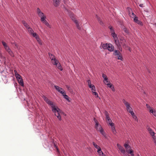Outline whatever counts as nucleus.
I'll return each mask as SVG.
<instances>
[{
  "label": "nucleus",
  "instance_id": "09e8293b",
  "mask_svg": "<svg viewBox=\"0 0 156 156\" xmlns=\"http://www.w3.org/2000/svg\"><path fill=\"white\" fill-rule=\"evenodd\" d=\"M123 30L126 33L128 34L129 33L128 30L125 27L123 29Z\"/></svg>",
  "mask_w": 156,
  "mask_h": 156
},
{
  "label": "nucleus",
  "instance_id": "79ce46f5",
  "mask_svg": "<svg viewBox=\"0 0 156 156\" xmlns=\"http://www.w3.org/2000/svg\"><path fill=\"white\" fill-rule=\"evenodd\" d=\"M102 77L104 79V80H108L106 75L104 74H102Z\"/></svg>",
  "mask_w": 156,
  "mask_h": 156
},
{
  "label": "nucleus",
  "instance_id": "69168bd1",
  "mask_svg": "<svg viewBox=\"0 0 156 156\" xmlns=\"http://www.w3.org/2000/svg\"><path fill=\"white\" fill-rule=\"evenodd\" d=\"M14 73H15V76H16V74H18L17 73L16 71V70H14Z\"/></svg>",
  "mask_w": 156,
  "mask_h": 156
},
{
  "label": "nucleus",
  "instance_id": "2f4dec72",
  "mask_svg": "<svg viewBox=\"0 0 156 156\" xmlns=\"http://www.w3.org/2000/svg\"><path fill=\"white\" fill-rule=\"evenodd\" d=\"M108 28L110 30V32L111 33L115 32L112 26H109Z\"/></svg>",
  "mask_w": 156,
  "mask_h": 156
},
{
  "label": "nucleus",
  "instance_id": "774afa93",
  "mask_svg": "<svg viewBox=\"0 0 156 156\" xmlns=\"http://www.w3.org/2000/svg\"><path fill=\"white\" fill-rule=\"evenodd\" d=\"M139 6L140 7H143V4H140L139 5Z\"/></svg>",
  "mask_w": 156,
  "mask_h": 156
},
{
  "label": "nucleus",
  "instance_id": "f8f14e48",
  "mask_svg": "<svg viewBox=\"0 0 156 156\" xmlns=\"http://www.w3.org/2000/svg\"><path fill=\"white\" fill-rule=\"evenodd\" d=\"M96 17L100 24L101 25H103L104 24V23L102 21V20L101 19L100 17L98 16V15H96Z\"/></svg>",
  "mask_w": 156,
  "mask_h": 156
},
{
  "label": "nucleus",
  "instance_id": "c03bdc74",
  "mask_svg": "<svg viewBox=\"0 0 156 156\" xmlns=\"http://www.w3.org/2000/svg\"><path fill=\"white\" fill-rule=\"evenodd\" d=\"M126 110L128 112H130L133 110L132 108L130 106L129 107V108H127L126 109Z\"/></svg>",
  "mask_w": 156,
  "mask_h": 156
},
{
  "label": "nucleus",
  "instance_id": "8fccbe9b",
  "mask_svg": "<svg viewBox=\"0 0 156 156\" xmlns=\"http://www.w3.org/2000/svg\"><path fill=\"white\" fill-rule=\"evenodd\" d=\"M41 12L40 9L39 8H37V13L38 14Z\"/></svg>",
  "mask_w": 156,
  "mask_h": 156
},
{
  "label": "nucleus",
  "instance_id": "a211bd4d",
  "mask_svg": "<svg viewBox=\"0 0 156 156\" xmlns=\"http://www.w3.org/2000/svg\"><path fill=\"white\" fill-rule=\"evenodd\" d=\"M22 23L24 26L27 29L29 27V25L24 20H23L22 21Z\"/></svg>",
  "mask_w": 156,
  "mask_h": 156
},
{
  "label": "nucleus",
  "instance_id": "473e14b6",
  "mask_svg": "<svg viewBox=\"0 0 156 156\" xmlns=\"http://www.w3.org/2000/svg\"><path fill=\"white\" fill-rule=\"evenodd\" d=\"M150 113H152L153 115L156 117V111L155 110H150Z\"/></svg>",
  "mask_w": 156,
  "mask_h": 156
},
{
  "label": "nucleus",
  "instance_id": "49530a36",
  "mask_svg": "<svg viewBox=\"0 0 156 156\" xmlns=\"http://www.w3.org/2000/svg\"><path fill=\"white\" fill-rule=\"evenodd\" d=\"M93 94L95 96L96 98L98 97V94L95 91L93 92Z\"/></svg>",
  "mask_w": 156,
  "mask_h": 156
},
{
  "label": "nucleus",
  "instance_id": "6e6d98bb",
  "mask_svg": "<svg viewBox=\"0 0 156 156\" xmlns=\"http://www.w3.org/2000/svg\"><path fill=\"white\" fill-rule=\"evenodd\" d=\"M89 87L91 89L92 88H95V86L94 85L91 84L88 85Z\"/></svg>",
  "mask_w": 156,
  "mask_h": 156
},
{
  "label": "nucleus",
  "instance_id": "a18cd8bd",
  "mask_svg": "<svg viewBox=\"0 0 156 156\" xmlns=\"http://www.w3.org/2000/svg\"><path fill=\"white\" fill-rule=\"evenodd\" d=\"M64 98L67 100L68 101H70L69 100V97L68 96V95H64Z\"/></svg>",
  "mask_w": 156,
  "mask_h": 156
},
{
  "label": "nucleus",
  "instance_id": "7c9ffc66",
  "mask_svg": "<svg viewBox=\"0 0 156 156\" xmlns=\"http://www.w3.org/2000/svg\"><path fill=\"white\" fill-rule=\"evenodd\" d=\"M100 133L105 137H106V135L105 132L104 131L103 129H102L99 131Z\"/></svg>",
  "mask_w": 156,
  "mask_h": 156
},
{
  "label": "nucleus",
  "instance_id": "bf43d9fd",
  "mask_svg": "<svg viewBox=\"0 0 156 156\" xmlns=\"http://www.w3.org/2000/svg\"><path fill=\"white\" fill-rule=\"evenodd\" d=\"M154 142L155 144V145L156 146V137H155V136L154 137Z\"/></svg>",
  "mask_w": 156,
  "mask_h": 156
},
{
  "label": "nucleus",
  "instance_id": "6ab92c4d",
  "mask_svg": "<svg viewBox=\"0 0 156 156\" xmlns=\"http://www.w3.org/2000/svg\"><path fill=\"white\" fill-rule=\"evenodd\" d=\"M108 44V43L103 44L102 43H101V44L102 47L104 49H107Z\"/></svg>",
  "mask_w": 156,
  "mask_h": 156
},
{
  "label": "nucleus",
  "instance_id": "72a5a7b5",
  "mask_svg": "<svg viewBox=\"0 0 156 156\" xmlns=\"http://www.w3.org/2000/svg\"><path fill=\"white\" fill-rule=\"evenodd\" d=\"M36 39L37 41L38 42V43L40 45H41L42 44V42L41 41L40 39V38L39 37H38V38H36Z\"/></svg>",
  "mask_w": 156,
  "mask_h": 156
},
{
  "label": "nucleus",
  "instance_id": "58836bf2",
  "mask_svg": "<svg viewBox=\"0 0 156 156\" xmlns=\"http://www.w3.org/2000/svg\"><path fill=\"white\" fill-rule=\"evenodd\" d=\"M61 90H62V91H61L60 93L62 94L63 96H64V95H66V93L63 89H61Z\"/></svg>",
  "mask_w": 156,
  "mask_h": 156
},
{
  "label": "nucleus",
  "instance_id": "2eb2a0df",
  "mask_svg": "<svg viewBox=\"0 0 156 156\" xmlns=\"http://www.w3.org/2000/svg\"><path fill=\"white\" fill-rule=\"evenodd\" d=\"M122 101L126 107V109L130 106V104L124 99L122 100Z\"/></svg>",
  "mask_w": 156,
  "mask_h": 156
},
{
  "label": "nucleus",
  "instance_id": "a19ab883",
  "mask_svg": "<svg viewBox=\"0 0 156 156\" xmlns=\"http://www.w3.org/2000/svg\"><path fill=\"white\" fill-rule=\"evenodd\" d=\"M115 52V55L116 56L117 55H119V54L120 53V52L118 51V50H115L114 51Z\"/></svg>",
  "mask_w": 156,
  "mask_h": 156
},
{
  "label": "nucleus",
  "instance_id": "20e7f679",
  "mask_svg": "<svg viewBox=\"0 0 156 156\" xmlns=\"http://www.w3.org/2000/svg\"><path fill=\"white\" fill-rule=\"evenodd\" d=\"M46 16H44V17H41V21L43 23L45 24L47 27L50 28L51 27V26L48 23L47 21L46 20Z\"/></svg>",
  "mask_w": 156,
  "mask_h": 156
},
{
  "label": "nucleus",
  "instance_id": "37998d69",
  "mask_svg": "<svg viewBox=\"0 0 156 156\" xmlns=\"http://www.w3.org/2000/svg\"><path fill=\"white\" fill-rule=\"evenodd\" d=\"M147 108L149 110V112H150V110H153L151 109V108L150 107V106L148 104H147L146 105Z\"/></svg>",
  "mask_w": 156,
  "mask_h": 156
},
{
  "label": "nucleus",
  "instance_id": "6e6552de",
  "mask_svg": "<svg viewBox=\"0 0 156 156\" xmlns=\"http://www.w3.org/2000/svg\"><path fill=\"white\" fill-rule=\"evenodd\" d=\"M120 43L123 46L124 48H126L127 47V46L126 45V41L125 39H121L120 40Z\"/></svg>",
  "mask_w": 156,
  "mask_h": 156
},
{
  "label": "nucleus",
  "instance_id": "aec40b11",
  "mask_svg": "<svg viewBox=\"0 0 156 156\" xmlns=\"http://www.w3.org/2000/svg\"><path fill=\"white\" fill-rule=\"evenodd\" d=\"M112 127V133L115 135H116V131L115 128L114 126V124L113 126H110Z\"/></svg>",
  "mask_w": 156,
  "mask_h": 156
},
{
  "label": "nucleus",
  "instance_id": "e2e57ef3",
  "mask_svg": "<svg viewBox=\"0 0 156 156\" xmlns=\"http://www.w3.org/2000/svg\"><path fill=\"white\" fill-rule=\"evenodd\" d=\"M118 49H119V50L121 51H122V48L121 47V46H120V47H118Z\"/></svg>",
  "mask_w": 156,
  "mask_h": 156
},
{
  "label": "nucleus",
  "instance_id": "3c124183",
  "mask_svg": "<svg viewBox=\"0 0 156 156\" xmlns=\"http://www.w3.org/2000/svg\"><path fill=\"white\" fill-rule=\"evenodd\" d=\"M59 63L58 61L57 60H55V62H53V64L54 65H56L58 64V63Z\"/></svg>",
  "mask_w": 156,
  "mask_h": 156
},
{
  "label": "nucleus",
  "instance_id": "4be33fe9",
  "mask_svg": "<svg viewBox=\"0 0 156 156\" xmlns=\"http://www.w3.org/2000/svg\"><path fill=\"white\" fill-rule=\"evenodd\" d=\"M56 66L61 71H62L63 70V68L59 62L58 63V64L56 65Z\"/></svg>",
  "mask_w": 156,
  "mask_h": 156
},
{
  "label": "nucleus",
  "instance_id": "5701e85b",
  "mask_svg": "<svg viewBox=\"0 0 156 156\" xmlns=\"http://www.w3.org/2000/svg\"><path fill=\"white\" fill-rule=\"evenodd\" d=\"M114 41H115V43L117 46V47H120V46H121L120 42H119L118 39V38L116 39V40H115Z\"/></svg>",
  "mask_w": 156,
  "mask_h": 156
},
{
  "label": "nucleus",
  "instance_id": "5fc2aeb1",
  "mask_svg": "<svg viewBox=\"0 0 156 156\" xmlns=\"http://www.w3.org/2000/svg\"><path fill=\"white\" fill-rule=\"evenodd\" d=\"M133 117L136 121H138L137 117L135 115H133Z\"/></svg>",
  "mask_w": 156,
  "mask_h": 156
},
{
  "label": "nucleus",
  "instance_id": "412c9836",
  "mask_svg": "<svg viewBox=\"0 0 156 156\" xmlns=\"http://www.w3.org/2000/svg\"><path fill=\"white\" fill-rule=\"evenodd\" d=\"M48 54L49 56V57L51 61H52L53 59L55 58V56L51 53H48Z\"/></svg>",
  "mask_w": 156,
  "mask_h": 156
},
{
  "label": "nucleus",
  "instance_id": "338daca9",
  "mask_svg": "<svg viewBox=\"0 0 156 156\" xmlns=\"http://www.w3.org/2000/svg\"><path fill=\"white\" fill-rule=\"evenodd\" d=\"M57 60L56 59V58H54L53 59L52 61V63H53V62H55V60Z\"/></svg>",
  "mask_w": 156,
  "mask_h": 156
},
{
  "label": "nucleus",
  "instance_id": "864d4df0",
  "mask_svg": "<svg viewBox=\"0 0 156 156\" xmlns=\"http://www.w3.org/2000/svg\"><path fill=\"white\" fill-rule=\"evenodd\" d=\"M131 114V115L133 116V115H135V114L134 112L133 111V110L129 112Z\"/></svg>",
  "mask_w": 156,
  "mask_h": 156
},
{
  "label": "nucleus",
  "instance_id": "13d9d810",
  "mask_svg": "<svg viewBox=\"0 0 156 156\" xmlns=\"http://www.w3.org/2000/svg\"><path fill=\"white\" fill-rule=\"evenodd\" d=\"M95 88H91V90L92 92V93H93V92H94L95 91Z\"/></svg>",
  "mask_w": 156,
  "mask_h": 156
},
{
  "label": "nucleus",
  "instance_id": "f704fd0d",
  "mask_svg": "<svg viewBox=\"0 0 156 156\" xmlns=\"http://www.w3.org/2000/svg\"><path fill=\"white\" fill-rule=\"evenodd\" d=\"M12 44H13L16 46L17 48L18 49H20V47L18 45L16 42H14L13 43H12Z\"/></svg>",
  "mask_w": 156,
  "mask_h": 156
},
{
  "label": "nucleus",
  "instance_id": "4c0bfd02",
  "mask_svg": "<svg viewBox=\"0 0 156 156\" xmlns=\"http://www.w3.org/2000/svg\"><path fill=\"white\" fill-rule=\"evenodd\" d=\"M38 16L41 17H42L46 16L44 15V13L42 12L40 13L39 14H38Z\"/></svg>",
  "mask_w": 156,
  "mask_h": 156
},
{
  "label": "nucleus",
  "instance_id": "052dcab7",
  "mask_svg": "<svg viewBox=\"0 0 156 156\" xmlns=\"http://www.w3.org/2000/svg\"><path fill=\"white\" fill-rule=\"evenodd\" d=\"M54 146H55V148H56V150H57V151L58 152H59V151H58V148H57V146L55 144H54Z\"/></svg>",
  "mask_w": 156,
  "mask_h": 156
},
{
  "label": "nucleus",
  "instance_id": "bb28decb",
  "mask_svg": "<svg viewBox=\"0 0 156 156\" xmlns=\"http://www.w3.org/2000/svg\"><path fill=\"white\" fill-rule=\"evenodd\" d=\"M97 152L100 156H101L104 154V153L101 151V148L99 149L98 150Z\"/></svg>",
  "mask_w": 156,
  "mask_h": 156
},
{
  "label": "nucleus",
  "instance_id": "f03ea898",
  "mask_svg": "<svg viewBox=\"0 0 156 156\" xmlns=\"http://www.w3.org/2000/svg\"><path fill=\"white\" fill-rule=\"evenodd\" d=\"M2 43L4 46L5 50L8 52L9 54L12 57H14V55L13 51L11 50L9 46L7 45L6 43L4 41H2Z\"/></svg>",
  "mask_w": 156,
  "mask_h": 156
},
{
  "label": "nucleus",
  "instance_id": "cd10ccee",
  "mask_svg": "<svg viewBox=\"0 0 156 156\" xmlns=\"http://www.w3.org/2000/svg\"><path fill=\"white\" fill-rule=\"evenodd\" d=\"M54 87L58 91L59 93H60L61 92L60 89H62V88L60 87L59 86L57 85L54 86Z\"/></svg>",
  "mask_w": 156,
  "mask_h": 156
},
{
  "label": "nucleus",
  "instance_id": "0e129e2a",
  "mask_svg": "<svg viewBox=\"0 0 156 156\" xmlns=\"http://www.w3.org/2000/svg\"><path fill=\"white\" fill-rule=\"evenodd\" d=\"M111 89L113 91H115V89L113 86L111 88Z\"/></svg>",
  "mask_w": 156,
  "mask_h": 156
},
{
  "label": "nucleus",
  "instance_id": "f3484780",
  "mask_svg": "<svg viewBox=\"0 0 156 156\" xmlns=\"http://www.w3.org/2000/svg\"><path fill=\"white\" fill-rule=\"evenodd\" d=\"M18 83L20 84L23 87L24 86V83L23 82V80L22 79L20 78V79H19L17 80Z\"/></svg>",
  "mask_w": 156,
  "mask_h": 156
},
{
  "label": "nucleus",
  "instance_id": "0eeeda50",
  "mask_svg": "<svg viewBox=\"0 0 156 156\" xmlns=\"http://www.w3.org/2000/svg\"><path fill=\"white\" fill-rule=\"evenodd\" d=\"M117 146L118 148L120 151L121 153H122L123 154H125L126 152L125 150L119 144H117Z\"/></svg>",
  "mask_w": 156,
  "mask_h": 156
},
{
  "label": "nucleus",
  "instance_id": "a878e982",
  "mask_svg": "<svg viewBox=\"0 0 156 156\" xmlns=\"http://www.w3.org/2000/svg\"><path fill=\"white\" fill-rule=\"evenodd\" d=\"M27 29L30 34H31L34 32L33 29L30 27L28 28Z\"/></svg>",
  "mask_w": 156,
  "mask_h": 156
},
{
  "label": "nucleus",
  "instance_id": "e433bc0d",
  "mask_svg": "<svg viewBox=\"0 0 156 156\" xmlns=\"http://www.w3.org/2000/svg\"><path fill=\"white\" fill-rule=\"evenodd\" d=\"M71 18L72 20L74 21V22L75 23L76 25L79 23L78 21L77 20H76L74 17H72Z\"/></svg>",
  "mask_w": 156,
  "mask_h": 156
},
{
  "label": "nucleus",
  "instance_id": "de8ad7c7",
  "mask_svg": "<svg viewBox=\"0 0 156 156\" xmlns=\"http://www.w3.org/2000/svg\"><path fill=\"white\" fill-rule=\"evenodd\" d=\"M107 85L108 87L111 88L113 87V85L111 83H108L107 84Z\"/></svg>",
  "mask_w": 156,
  "mask_h": 156
},
{
  "label": "nucleus",
  "instance_id": "f257e3e1",
  "mask_svg": "<svg viewBox=\"0 0 156 156\" xmlns=\"http://www.w3.org/2000/svg\"><path fill=\"white\" fill-rule=\"evenodd\" d=\"M52 111L54 113L55 115L56 116L59 120H61V117L59 114L60 110L56 106L55 104H53L51 106Z\"/></svg>",
  "mask_w": 156,
  "mask_h": 156
},
{
  "label": "nucleus",
  "instance_id": "423d86ee",
  "mask_svg": "<svg viewBox=\"0 0 156 156\" xmlns=\"http://www.w3.org/2000/svg\"><path fill=\"white\" fill-rule=\"evenodd\" d=\"M44 100L49 105H51V106L54 103L51 101H50L49 99H48L45 96L43 95L42 96Z\"/></svg>",
  "mask_w": 156,
  "mask_h": 156
},
{
  "label": "nucleus",
  "instance_id": "393cba45",
  "mask_svg": "<svg viewBox=\"0 0 156 156\" xmlns=\"http://www.w3.org/2000/svg\"><path fill=\"white\" fill-rule=\"evenodd\" d=\"M111 35L113 37L114 40H116V39H117L118 38L117 37V35L115 34V32L111 33Z\"/></svg>",
  "mask_w": 156,
  "mask_h": 156
},
{
  "label": "nucleus",
  "instance_id": "1a4fd4ad",
  "mask_svg": "<svg viewBox=\"0 0 156 156\" xmlns=\"http://www.w3.org/2000/svg\"><path fill=\"white\" fill-rule=\"evenodd\" d=\"M114 49V47L112 44H108L107 49L109 51H113Z\"/></svg>",
  "mask_w": 156,
  "mask_h": 156
},
{
  "label": "nucleus",
  "instance_id": "7ed1b4c3",
  "mask_svg": "<svg viewBox=\"0 0 156 156\" xmlns=\"http://www.w3.org/2000/svg\"><path fill=\"white\" fill-rule=\"evenodd\" d=\"M104 113L106 117V121L107 123H108L110 126H113L114 125V123L112 122V121L109 116V114L108 112L107 111H105Z\"/></svg>",
  "mask_w": 156,
  "mask_h": 156
},
{
  "label": "nucleus",
  "instance_id": "9d476101",
  "mask_svg": "<svg viewBox=\"0 0 156 156\" xmlns=\"http://www.w3.org/2000/svg\"><path fill=\"white\" fill-rule=\"evenodd\" d=\"M148 131H149V133L151 134V135L153 136V138L154 139V136L156 137V135H155V133L154 132H153L151 128H148L147 129Z\"/></svg>",
  "mask_w": 156,
  "mask_h": 156
},
{
  "label": "nucleus",
  "instance_id": "4d7b16f0",
  "mask_svg": "<svg viewBox=\"0 0 156 156\" xmlns=\"http://www.w3.org/2000/svg\"><path fill=\"white\" fill-rule=\"evenodd\" d=\"M87 82L88 86L91 84V81L90 80H88Z\"/></svg>",
  "mask_w": 156,
  "mask_h": 156
},
{
  "label": "nucleus",
  "instance_id": "b1692460",
  "mask_svg": "<svg viewBox=\"0 0 156 156\" xmlns=\"http://www.w3.org/2000/svg\"><path fill=\"white\" fill-rule=\"evenodd\" d=\"M124 146L125 147L126 149V151L129 150V149L131 148V147L128 144H125L124 145Z\"/></svg>",
  "mask_w": 156,
  "mask_h": 156
},
{
  "label": "nucleus",
  "instance_id": "ea45409f",
  "mask_svg": "<svg viewBox=\"0 0 156 156\" xmlns=\"http://www.w3.org/2000/svg\"><path fill=\"white\" fill-rule=\"evenodd\" d=\"M15 76L17 80L20 79V78H22L21 76L19 74H16V75Z\"/></svg>",
  "mask_w": 156,
  "mask_h": 156
},
{
  "label": "nucleus",
  "instance_id": "dca6fc26",
  "mask_svg": "<svg viewBox=\"0 0 156 156\" xmlns=\"http://www.w3.org/2000/svg\"><path fill=\"white\" fill-rule=\"evenodd\" d=\"M126 151L128 153L131 154V156H134L133 154V151L131 149V148L129 149V150H127Z\"/></svg>",
  "mask_w": 156,
  "mask_h": 156
},
{
  "label": "nucleus",
  "instance_id": "ddd939ff",
  "mask_svg": "<svg viewBox=\"0 0 156 156\" xmlns=\"http://www.w3.org/2000/svg\"><path fill=\"white\" fill-rule=\"evenodd\" d=\"M54 4L55 6L57 7L60 4V0H53Z\"/></svg>",
  "mask_w": 156,
  "mask_h": 156
},
{
  "label": "nucleus",
  "instance_id": "39448f33",
  "mask_svg": "<svg viewBox=\"0 0 156 156\" xmlns=\"http://www.w3.org/2000/svg\"><path fill=\"white\" fill-rule=\"evenodd\" d=\"M94 121L95 123V128L97 130L100 131L103 128L98 123V122L96 120L95 118L94 119Z\"/></svg>",
  "mask_w": 156,
  "mask_h": 156
},
{
  "label": "nucleus",
  "instance_id": "c85d7f7f",
  "mask_svg": "<svg viewBox=\"0 0 156 156\" xmlns=\"http://www.w3.org/2000/svg\"><path fill=\"white\" fill-rule=\"evenodd\" d=\"M93 145H94V147L96 149H97L98 150L99 149L101 148L99 146L97 145L94 142H92Z\"/></svg>",
  "mask_w": 156,
  "mask_h": 156
},
{
  "label": "nucleus",
  "instance_id": "4468645a",
  "mask_svg": "<svg viewBox=\"0 0 156 156\" xmlns=\"http://www.w3.org/2000/svg\"><path fill=\"white\" fill-rule=\"evenodd\" d=\"M122 101L126 107V109L130 106V104L124 99L122 100Z\"/></svg>",
  "mask_w": 156,
  "mask_h": 156
},
{
  "label": "nucleus",
  "instance_id": "680f3d73",
  "mask_svg": "<svg viewBox=\"0 0 156 156\" xmlns=\"http://www.w3.org/2000/svg\"><path fill=\"white\" fill-rule=\"evenodd\" d=\"M66 88L68 89L69 90H70V89H71V88H70V87L68 86V85H66Z\"/></svg>",
  "mask_w": 156,
  "mask_h": 156
},
{
  "label": "nucleus",
  "instance_id": "c9c22d12",
  "mask_svg": "<svg viewBox=\"0 0 156 156\" xmlns=\"http://www.w3.org/2000/svg\"><path fill=\"white\" fill-rule=\"evenodd\" d=\"M117 56H118L117 57H118V59L120 60L121 61H122L123 60V58H122V56L120 54H119V55H117Z\"/></svg>",
  "mask_w": 156,
  "mask_h": 156
},
{
  "label": "nucleus",
  "instance_id": "603ef678",
  "mask_svg": "<svg viewBox=\"0 0 156 156\" xmlns=\"http://www.w3.org/2000/svg\"><path fill=\"white\" fill-rule=\"evenodd\" d=\"M76 27L79 30H80L81 29V27H80V25H79V23L78 24H77L76 25Z\"/></svg>",
  "mask_w": 156,
  "mask_h": 156
},
{
  "label": "nucleus",
  "instance_id": "c756f323",
  "mask_svg": "<svg viewBox=\"0 0 156 156\" xmlns=\"http://www.w3.org/2000/svg\"><path fill=\"white\" fill-rule=\"evenodd\" d=\"M31 35H32L33 37H35L36 39V38L39 37L38 35L36 33H34V32Z\"/></svg>",
  "mask_w": 156,
  "mask_h": 156
},
{
  "label": "nucleus",
  "instance_id": "9b49d317",
  "mask_svg": "<svg viewBox=\"0 0 156 156\" xmlns=\"http://www.w3.org/2000/svg\"><path fill=\"white\" fill-rule=\"evenodd\" d=\"M133 21L135 23H137L138 24L140 25H142V23L140 21L138 20V17H136V16L133 19Z\"/></svg>",
  "mask_w": 156,
  "mask_h": 156
}]
</instances>
